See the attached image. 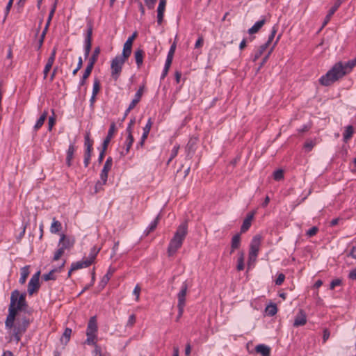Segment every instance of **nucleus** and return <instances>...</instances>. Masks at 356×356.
Wrapping results in <instances>:
<instances>
[{"label": "nucleus", "mask_w": 356, "mask_h": 356, "mask_svg": "<svg viewBox=\"0 0 356 356\" xmlns=\"http://www.w3.org/2000/svg\"><path fill=\"white\" fill-rule=\"evenodd\" d=\"M355 66L356 57L347 62L339 61L319 79V83L323 86H330L349 74Z\"/></svg>", "instance_id": "obj_1"}, {"label": "nucleus", "mask_w": 356, "mask_h": 356, "mask_svg": "<svg viewBox=\"0 0 356 356\" xmlns=\"http://www.w3.org/2000/svg\"><path fill=\"white\" fill-rule=\"evenodd\" d=\"M187 234L188 222L185 220L178 226L172 238L169 243L167 251L169 257H172L181 247Z\"/></svg>", "instance_id": "obj_2"}, {"label": "nucleus", "mask_w": 356, "mask_h": 356, "mask_svg": "<svg viewBox=\"0 0 356 356\" xmlns=\"http://www.w3.org/2000/svg\"><path fill=\"white\" fill-rule=\"evenodd\" d=\"M129 58V56H124V54L122 53V55L116 56L111 60V76L115 81L118 79L122 72V66Z\"/></svg>", "instance_id": "obj_3"}, {"label": "nucleus", "mask_w": 356, "mask_h": 356, "mask_svg": "<svg viewBox=\"0 0 356 356\" xmlns=\"http://www.w3.org/2000/svg\"><path fill=\"white\" fill-rule=\"evenodd\" d=\"M18 294V290H14L11 293L10 296V303L8 308V315L6 317V320L5 322L6 327L8 329L12 328L14 326V321L16 317L17 312L15 309H14V305L17 302L16 296Z\"/></svg>", "instance_id": "obj_4"}, {"label": "nucleus", "mask_w": 356, "mask_h": 356, "mask_svg": "<svg viewBox=\"0 0 356 356\" xmlns=\"http://www.w3.org/2000/svg\"><path fill=\"white\" fill-rule=\"evenodd\" d=\"M261 240V236L259 234L255 235L252 238L250 245L249 262L250 261H255V259L258 255L259 251Z\"/></svg>", "instance_id": "obj_5"}, {"label": "nucleus", "mask_w": 356, "mask_h": 356, "mask_svg": "<svg viewBox=\"0 0 356 356\" xmlns=\"http://www.w3.org/2000/svg\"><path fill=\"white\" fill-rule=\"evenodd\" d=\"M92 24L91 22L87 24V32L84 41V56L87 58L90 54L92 47Z\"/></svg>", "instance_id": "obj_6"}, {"label": "nucleus", "mask_w": 356, "mask_h": 356, "mask_svg": "<svg viewBox=\"0 0 356 356\" xmlns=\"http://www.w3.org/2000/svg\"><path fill=\"white\" fill-rule=\"evenodd\" d=\"M40 271H38L32 276L29 280L27 289V291L29 296H32L34 293L39 290L40 287Z\"/></svg>", "instance_id": "obj_7"}, {"label": "nucleus", "mask_w": 356, "mask_h": 356, "mask_svg": "<svg viewBox=\"0 0 356 356\" xmlns=\"http://www.w3.org/2000/svg\"><path fill=\"white\" fill-rule=\"evenodd\" d=\"M137 35H138V33L136 31L134 32V33L130 37L128 38V39L124 44L122 53L124 54V56H131V51H132L133 42L135 40V38L137 37Z\"/></svg>", "instance_id": "obj_8"}, {"label": "nucleus", "mask_w": 356, "mask_h": 356, "mask_svg": "<svg viewBox=\"0 0 356 356\" xmlns=\"http://www.w3.org/2000/svg\"><path fill=\"white\" fill-rule=\"evenodd\" d=\"M112 165H113V159L111 156H109L107 158V159L104 165L103 169L102 170L101 173H100V179H102V181H104V183L107 182L108 173L111 170V169L112 168Z\"/></svg>", "instance_id": "obj_9"}, {"label": "nucleus", "mask_w": 356, "mask_h": 356, "mask_svg": "<svg viewBox=\"0 0 356 356\" xmlns=\"http://www.w3.org/2000/svg\"><path fill=\"white\" fill-rule=\"evenodd\" d=\"M16 298L17 302L14 305V309H15L16 312H17L19 310H22L27 307V303L26 301V293H22L20 294L19 291H18V294L16 296Z\"/></svg>", "instance_id": "obj_10"}, {"label": "nucleus", "mask_w": 356, "mask_h": 356, "mask_svg": "<svg viewBox=\"0 0 356 356\" xmlns=\"http://www.w3.org/2000/svg\"><path fill=\"white\" fill-rule=\"evenodd\" d=\"M307 323V316L302 309H300L298 314L295 317L293 326L299 327L305 325Z\"/></svg>", "instance_id": "obj_11"}, {"label": "nucleus", "mask_w": 356, "mask_h": 356, "mask_svg": "<svg viewBox=\"0 0 356 356\" xmlns=\"http://www.w3.org/2000/svg\"><path fill=\"white\" fill-rule=\"evenodd\" d=\"M188 289V284L186 282H184L182 284L181 289L177 294L178 303L179 305H186V296Z\"/></svg>", "instance_id": "obj_12"}, {"label": "nucleus", "mask_w": 356, "mask_h": 356, "mask_svg": "<svg viewBox=\"0 0 356 356\" xmlns=\"http://www.w3.org/2000/svg\"><path fill=\"white\" fill-rule=\"evenodd\" d=\"M144 90H145V85L143 84L142 86H140L139 87V88L138 89L137 92H136V94L134 95V98L130 103L129 109H134L135 108V106L137 105V104L139 103V102L140 101V99L143 95Z\"/></svg>", "instance_id": "obj_13"}, {"label": "nucleus", "mask_w": 356, "mask_h": 356, "mask_svg": "<svg viewBox=\"0 0 356 356\" xmlns=\"http://www.w3.org/2000/svg\"><path fill=\"white\" fill-rule=\"evenodd\" d=\"M254 211L250 212L247 214L245 218L244 219L243 224L241 227V232L245 233L247 232L251 226V222L254 218Z\"/></svg>", "instance_id": "obj_14"}, {"label": "nucleus", "mask_w": 356, "mask_h": 356, "mask_svg": "<svg viewBox=\"0 0 356 356\" xmlns=\"http://www.w3.org/2000/svg\"><path fill=\"white\" fill-rule=\"evenodd\" d=\"M115 131V122H112L110 125V127H109V129L108 131V134H107L106 138L104 140L103 143H102V147H104V149H107L108 145L111 138L113 136V134H114Z\"/></svg>", "instance_id": "obj_15"}, {"label": "nucleus", "mask_w": 356, "mask_h": 356, "mask_svg": "<svg viewBox=\"0 0 356 356\" xmlns=\"http://www.w3.org/2000/svg\"><path fill=\"white\" fill-rule=\"evenodd\" d=\"M30 324V321L29 318L24 317L22 319V321L18 323L15 327L14 330L17 332L24 333L26 331L27 327Z\"/></svg>", "instance_id": "obj_16"}, {"label": "nucleus", "mask_w": 356, "mask_h": 356, "mask_svg": "<svg viewBox=\"0 0 356 356\" xmlns=\"http://www.w3.org/2000/svg\"><path fill=\"white\" fill-rule=\"evenodd\" d=\"M74 242L72 241L69 238L66 237L64 234L60 235V238L59 240L58 245L63 248L64 250L70 249L73 246Z\"/></svg>", "instance_id": "obj_17"}, {"label": "nucleus", "mask_w": 356, "mask_h": 356, "mask_svg": "<svg viewBox=\"0 0 356 356\" xmlns=\"http://www.w3.org/2000/svg\"><path fill=\"white\" fill-rule=\"evenodd\" d=\"M97 332V323L96 316H92L87 326L86 333L95 334Z\"/></svg>", "instance_id": "obj_18"}, {"label": "nucleus", "mask_w": 356, "mask_h": 356, "mask_svg": "<svg viewBox=\"0 0 356 356\" xmlns=\"http://www.w3.org/2000/svg\"><path fill=\"white\" fill-rule=\"evenodd\" d=\"M91 265V261L82 260L74 262L71 265V271H74L82 268H87Z\"/></svg>", "instance_id": "obj_19"}, {"label": "nucleus", "mask_w": 356, "mask_h": 356, "mask_svg": "<svg viewBox=\"0 0 356 356\" xmlns=\"http://www.w3.org/2000/svg\"><path fill=\"white\" fill-rule=\"evenodd\" d=\"M197 140V137H192L189 139L186 147V149L188 151L187 156H190L191 157V154L194 153Z\"/></svg>", "instance_id": "obj_20"}, {"label": "nucleus", "mask_w": 356, "mask_h": 356, "mask_svg": "<svg viewBox=\"0 0 356 356\" xmlns=\"http://www.w3.org/2000/svg\"><path fill=\"white\" fill-rule=\"evenodd\" d=\"M65 261L63 262V264L57 268H54L51 270L50 272H49L47 274H44L42 275V279L44 281H49V280H55L56 279V276L54 275V273L60 271L61 269L63 268L65 265Z\"/></svg>", "instance_id": "obj_21"}, {"label": "nucleus", "mask_w": 356, "mask_h": 356, "mask_svg": "<svg viewBox=\"0 0 356 356\" xmlns=\"http://www.w3.org/2000/svg\"><path fill=\"white\" fill-rule=\"evenodd\" d=\"M76 147L74 144H70L69 145L68 149L67 150L66 155V164L68 167H70L72 165V161L73 159Z\"/></svg>", "instance_id": "obj_22"}, {"label": "nucleus", "mask_w": 356, "mask_h": 356, "mask_svg": "<svg viewBox=\"0 0 356 356\" xmlns=\"http://www.w3.org/2000/svg\"><path fill=\"white\" fill-rule=\"evenodd\" d=\"M84 145L86 147L85 152L92 153L93 147V140L90 139V132H86L84 136Z\"/></svg>", "instance_id": "obj_23"}, {"label": "nucleus", "mask_w": 356, "mask_h": 356, "mask_svg": "<svg viewBox=\"0 0 356 356\" xmlns=\"http://www.w3.org/2000/svg\"><path fill=\"white\" fill-rule=\"evenodd\" d=\"M255 350L262 356H270V348L264 344L257 345L255 347Z\"/></svg>", "instance_id": "obj_24"}, {"label": "nucleus", "mask_w": 356, "mask_h": 356, "mask_svg": "<svg viewBox=\"0 0 356 356\" xmlns=\"http://www.w3.org/2000/svg\"><path fill=\"white\" fill-rule=\"evenodd\" d=\"M93 69V67L91 65H87L86 68L84 70V73L79 81V87L83 86L86 83V79L89 77L90 75L92 70Z\"/></svg>", "instance_id": "obj_25"}, {"label": "nucleus", "mask_w": 356, "mask_h": 356, "mask_svg": "<svg viewBox=\"0 0 356 356\" xmlns=\"http://www.w3.org/2000/svg\"><path fill=\"white\" fill-rule=\"evenodd\" d=\"M100 51H101V49L99 47H97L95 48L92 56L89 58L88 65H91L92 67H94V65L95 64V63L97 62V60L98 59Z\"/></svg>", "instance_id": "obj_26"}, {"label": "nucleus", "mask_w": 356, "mask_h": 356, "mask_svg": "<svg viewBox=\"0 0 356 356\" xmlns=\"http://www.w3.org/2000/svg\"><path fill=\"white\" fill-rule=\"evenodd\" d=\"M265 19H262L257 22L250 29H248L249 34H254L257 33L259 29L265 24Z\"/></svg>", "instance_id": "obj_27"}, {"label": "nucleus", "mask_w": 356, "mask_h": 356, "mask_svg": "<svg viewBox=\"0 0 356 356\" xmlns=\"http://www.w3.org/2000/svg\"><path fill=\"white\" fill-rule=\"evenodd\" d=\"M136 63L138 67H140L143 62L144 51L142 49H138L134 53Z\"/></svg>", "instance_id": "obj_28"}, {"label": "nucleus", "mask_w": 356, "mask_h": 356, "mask_svg": "<svg viewBox=\"0 0 356 356\" xmlns=\"http://www.w3.org/2000/svg\"><path fill=\"white\" fill-rule=\"evenodd\" d=\"M241 244V236L239 234H235L232 238L231 243V254L236 250L238 249Z\"/></svg>", "instance_id": "obj_29"}, {"label": "nucleus", "mask_w": 356, "mask_h": 356, "mask_svg": "<svg viewBox=\"0 0 356 356\" xmlns=\"http://www.w3.org/2000/svg\"><path fill=\"white\" fill-rule=\"evenodd\" d=\"M30 273L29 271V266H25L21 268V277L19 278V282L21 284H23L26 282L27 277H29Z\"/></svg>", "instance_id": "obj_30"}, {"label": "nucleus", "mask_w": 356, "mask_h": 356, "mask_svg": "<svg viewBox=\"0 0 356 356\" xmlns=\"http://www.w3.org/2000/svg\"><path fill=\"white\" fill-rule=\"evenodd\" d=\"M48 115V112L47 111H44L42 114L40 115V117L39 118V119L37 120L35 126H34V129L35 131L38 130L40 128L42 127V126L43 125L44 121L46 120L47 119V117Z\"/></svg>", "instance_id": "obj_31"}, {"label": "nucleus", "mask_w": 356, "mask_h": 356, "mask_svg": "<svg viewBox=\"0 0 356 356\" xmlns=\"http://www.w3.org/2000/svg\"><path fill=\"white\" fill-rule=\"evenodd\" d=\"M354 129L352 125H348L346 127V130L344 133L343 134V139L344 142H347L349 140L353 134Z\"/></svg>", "instance_id": "obj_32"}, {"label": "nucleus", "mask_w": 356, "mask_h": 356, "mask_svg": "<svg viewBox=\"0 0 356 356\" xmlns=\"http://www.w3.org/2000/svg\"><path fill=\"white\" fill-rule=\"evenodd\" d=\"M339 8L337 5H334L332 6V8L329 10L328 13L325 16L324 21L323 22L322 26L324 27L330 20L332 16L334 14V13Z\"/></svg>", "instance_id": "obj_33"}, {"label": "nucleus", "mask_w": 356, "mask_h": 356, "mask_svg": "<svg viewBox=\"0 0 356 356\" xmlns=\"http://www.w3.org/2000/svg\"><path fill=\"white\" fill-rule=\"evenodd\" d=\"M265 312L268 316H273L277 312V305L274 303H270L266 306Z\"/></svg>", "instance_id": "obj_34"}, {"label": "nucleus", "mask_w": 356, "mask_h": 356, "mask_svg": "<svg viewBox=\"0 0 356 356\" xmlns=\"http://www.w3.org/2000/svg\"><path fill=\"white\" fill-rule=\"evenodd\" d=\"M268 48L267 44H262L259 47L258 49L255 51L253 58L252 61L255 62L257 61L261 56L264 54V52Z\"/></svg>", "instance_id": "obj_35"}, {"label": "nucleus", "mask_w": 356, "mask_h": 356, "mask_svg": "<svg viewBox=\"0 0 356 356\" xmlns=\"http://www.w3.org/2000/svg\"><path fill=\"white\" fill-rule=\"evenodd\" d=\"M61 228V223L58 220H56L55 218H54L50 227L51 232L54 234L58 233V232L60 231Z\"/></svg>", "instance_id": "obj_36"}, {"label": "nucleus", "mask_w": 356, "mask_h": 356, "mask_svg": "<svg viewBox=\"0 0 356 356\" xmlns=\"http://www.w3.org/2000/svg\"><path fill=\"white\" fill-rule=\"evenodd\" d=\"M113 273L114 269L110 268L107 273L103 277L102 280L100 282V286H102V287H104L106 285Z\"/></svg>", "instance_id": "obj_37"}, {"label": "nucleus", "mask_w": 356, "mask_h": 356, "mask_svg": "<svg viewBox=\"0 0 356 356\" xmlns=\"http://www.w3.org/2000/svg\"><path fill=\"white\" fill-rule=\"evenodd\" d=\"M280 39V36L277 37V40L275 41L274 45L270 49V50L268 51V54L262 58V60L257 69V71H259L260 69L264 66V65L267 62V60H268L269 58V56L270 55V54L272 53V51H273V48L275 47V45L276 44V43L277 42L278 40Z\"/></svg>", "instance_id": "obj_38"}, {"label": "nucleus", "mask_w": 356, "mask_h": 356, "mask_svg": "<svg viewBox=\"0 0 356 356\" xmlns=\"http://www.w3.org/2000/svg\"><path fill=\"white\" fill-rule=\"evenodd\" d=\"M100 248H97L94 246L91 248L89 257L86 259V261H91V264L94 262L97 254L99 253Z\"/></svg>", "instance_id": "obj_39"}, {"label": "nucleus", "mask_w": 356, "mask_h": 356, "mask_svg": "<svg viewBox=\"0 0 356 356\" xmlns=\"http://www.w3.org/2000/svg\"><path fill=\"white\" fill-rule=\"evenodd\" d=\"M159 219H160V216L159 215L156 216V218L149 224V225L148 226V227L147 228V234H149L150 232H152V231H154L156 227H157V225L159 223Z\"/></svg>", "instance_id": "obj_40"}, {"label": "nucleus", "mask_w": 356, "mask_h": 356, "mask_svg": "<svg viewBox=\"0 0 356 356\" xmlns=\"http://www.w3.org/2000/svg\"><path fill=\"white\" fill-rule=\"evenodd\" d=\"M134 141V136L132 134H130L127 135L126 141H125V148H126V153H128L129 152V149L132 146V144Z\"/></svg>", "instance_id": "obj_41"}, {"label": "nucleus", "mask_w": 356, "mask_h": 356, "mask_svg": "<svg viewBox=\"0 0 356 356\" xmlns=\"http://www.w3.org/2000/svg\"><path fill=\"white\" fill-rule=\"evenodd\" d=\"M72 329L66 327L61 337V341L64 342L65 344L68 343L70 339Z\"/></svg>", "instance_id": "obj_42"}, {"label": "nucleus", "mask_w": 356, "mask_h": 356, "mask_svg": "<svg viewBox=\"0 0 356 356\" xmlns=\"http://www.w3.org/2000/svg\"><path fill=\"white\" fill-rule=\"evenodd\" d=\"M236 269L238 271L243 270L244 269V254L242 252H240V255L238 258Z\"/></svg>", "instance_id": "obj_43"}, {"label": "nucleus", "mask_w": 356, "mask_h": 356, "mask_svg": "<svg viewBox=\"0 0 356 356\" xmlns=\"http://www.w3.org/2000/svg\"><path fill=\"white\" fill-rule=\"evenodd\" d=\"M273 179L275 181H280L284 179V170L278 169L273 172Z\"/></svg>", "instance_id": "obj_44"}, {"label": "nucleus", "mask_w": 356, "mask_h": 356, "mask_svg": "<svg viewBox=\"0 0 356 356\" xmlns=\"http://www.w3.org/2000/svg\"><path fill=\"white\" fill-rule=\"evenodd\" d=\"M166 0H160L157 8V14L164 15Z\"/></svg>", "instance_id": "obj_45"}, {"label": "nucleus", "mask_w": 356, "mask_h": 356, "mask_svg": "<svg viewBox=\"0 0 356 356\" xmlns=\"http://www.w3.org/2000/svg\"><path fill=\"white\" fill-rule=\"evenodd\" d=\"M87 339L86 341V343L88 345H93L95 343L96 334L91 333H86Z\"/></svg>", "instance_id": "obj_46"}, {"label": "nucleus", "mask_w": 356, "mask_h": 356, "mask_svg": "<svg viewBox=\"0 0 356 356\" xmlns=\"http://www.w3.org/2000/svg\"><path fill=\"white\" fill-rule=\"evenodd\" d=\"M100 81L99 79H95L93 83L92 95H97L100 90Z\"/></svg>", "instance_id": "obj_47"}, {"label": "nucleus", "mask_w": 356, "mask_h": 356, "mask_svg": "<svg viewBox=\"0 0 356 356\" xmlns=\"http://www.w3.org/2000/svg\"><path fill=\"white\" fill-rule=\"evenodd\" d=\"M276 33H277V29L274 26L273 28V29H272V31H271L270 34L268 36L267 42H265L264 44H267V47H268L270 44L273 40V39H274V38L275 36Z\"/></svg>", "instance_id": "obj_48"}, {"label": "nucleus", "mask_w": 356, "mask_h": 356, "mask_svg": "<svg viewBox=\"0 0 356 356\" xmlns=\"http://www.w3.org/2000/svg\"><path fill=\"white\" fill-rule=\"evenodd\" d=\"M179 149V145L174 146V147L171 150L170 157L169 158V159L167 162V164H169L170 162H171V161L177 155Z\"/></svg>", "instance_id": "obj_49"}, {"label": "nucleus", "mask_w": 356, "mask_h": 356, "mask_svg": "<svg viewBox=\"0 0 356 356\" xmlns=\"http://www.w3.org/2000/svg\"><path fill=\"white\" fill-rule=\"evenodd\" d=\"M106 183H104V181L99 180L96 182L95 186V193H99L100 191L103 189V186Z\"/></svg>", "instance_id": "obj_50"}, {"label": "nucleus", "mask_w": 356, "mask_h": 356, "mask_svg": "<svg viewBox=\"0 0 356 356\" xmlns=\"http://www.w3.org/2000/svg\"><path fill=\"white\" fill-rule=\"evenodd\" d=\"M56 4H57V2L56 1L54 2L50 12H49V16H48V19H47V23H49V24H50L51 23V21L52 19V17L55 13V11H56Z\"/></svg>", "instance_id": "obj_51"}, {"label": "nucleus", "mask_w": 356, "mask_h": 356, "mask_svg": "<svg viewBox=\"0 0 356 356\" xmlns=\"http://www.w3.org/2000/svg\"><path fill=\"white\" fill-rule=\"evenodd\" d=\"M64 251H65V250L63 248H62L61 247H60L55 252L54 257H53V260L54 261L58 260L60 258V257L63 254Z\"/></svg>", "instance_id": "obj_52"}, {"label": "nucleus", "mask_w": 356, "mask_h": 356, "mask_svg": "<svg viewBox=\"0 0 356 356\" xmlns=\"http://www.w3.org/2000/svg\"><path fill=\"white\" fill-rule=\"evenodd\" d=\"M341 282H342V281L339 278H337V279L333 280L330 282V289L331 290L334 289L336 286L341 285Z\"/></svg>", "instance_id": "obj_53"}, {"label": "nucleus", "mask_w": 356, "mask_h": 356, "mask_svg": "<svg viewBox=\"0 0 356 356\" xmlns=\"http://www.w3.org/2000/svg\"><path fill=\"white\" fill-rule=\"evenodd\" d=\"M318 231V228L316 226L312 227L310 228L306 233V235L309 237H312L317 234Z\"/></svg>", "instance_id": "obj_54"}, {"label": "nucleus", "mask_w": 356, "mask_h": 356, "mask_svg": "<svg viewBox=\"0 0 356 356\" xmlns=\"http://www.w3.org/2000/svg\"><path fill=\"white\" fill-rule=\"evenodd\" d=\"M177 43L175 41L170 46L169 51L168 53L167 56L173 58L175 50H176Z\"/></svg>", "instance_id": "obj_55"}, {"label": "nucleus", "mask_w": 356, "mask_h": 356, "mask_svg": "<svg viewBox=\"0 0 356 356\" xmlns=\"http://www.w3.org/2000/svg\"><path fill=\"white\" fill-rule=\"evenodd\" d=\"M92 153L84 152L83 164L87 168L90 163Z\"/></svg>", "instance_id": "obj_56"}, {"label": "nucleus", "mask_w": 356, "mask_h": 356, "mask_svg": "<svg viewBox=\"0 0 356 356\" xmlns=\"http://www.w3.org/2000/svg\"><path fill=\"white\" fill-rule=\"evenodd\" d=\"M330 336V332L327 328L323 329V343H325L327 340L329 339Z\"/></svg>", "instance_id": "obj_57"}, {"label": "nucleus", "mask_w": 356, "mask_h": 356, "mask_svg": "<svg viewBox=\"0 0 356 356\" xmlns=\"http://www.w3.org/2000/svg\"><path fill=\"white\" fill-rule=\"evenodd\" d=\"M136 118L134 117L130 120L126 130L128 135L129 134V133L132 134V127L134 124Z\"/></svg>", "instance_id": "obj_58"}, {"label": "nucleus", "mask_w": 356, "mask_h": 356, "mask_svg": "<svg viewBox=\"0 0 356 356\" xmlns=\"http://www.w3.org/2000/svg\"><path fill=\"white\" fill-rule=\"evenodd\" d=\"M184 307H185V305H177L178 314L176 318V321H179L180 318L182 316L183 313H184Z\"/></svg>", "instance_id": "obj_59"}, {"label": "nucleus", "mask_w": 356, "mask_h": 356, "mask_svg": "<svg viewBox=\"0 0 356 356\" xmlns=\"http://www.w3.org/2000/svg\"><path fill=\"white\" fill-rule=\"evenodd\" d=\"M285 279V275L283 273H280L275 280V284L276 285H281Z\"/></svg>", "instance_id": "obj_60"}, {"label": "nucleus", "mask_w": 356, "mask_h": 356, "mask_svg": "<svg viewBox=\"0 0 356 356\" xmlns=\"http://www.w3.org/2000/svg\"><path fill=\"white\" fill-rule=\"evenodd\" d=\"M22 334L23 333L17 332V330L13 329V338L17 343H18L21 340Z\"/></svg>", "instance_id": "obj_61"}, {"label": "nucleus", "mask_w": 356, "mask_h": 356, "mask_svg": "<svg viewBox=\"0 0 356 356\" xmlns=\"http://www.w3.org/2000/svg\"><path fill=\"white\" fill-rule=\"evenodd\" d=\"M152 126V119L149 118L146 125L143 127V132L149 134Z\"/></svg>", "instance_id": "obj_62"}, {"label": "nucleus", "mask_w": 356, "mask_h": 356, "mask_svg": "<svg viewBox=\"0 0 356 356\" xmlns=\"http://www.w3.org/2000/svg\"><path fill=\"white\" fill-rule=\"evenodd\" d=\"M136 322V316L134 314H131L127 321V326L132 327Z\"/></svg>", "instance_id": "obj_63"}, {"label": "nucleus", "mask_w": 356, "mask_h": 356, "mask_svg": "<svg viewBox=\"0 0 356 356\" xmlns=\"http://www.w3.org/2000/svg\"><path fill=\"white\" fill-rule=\"evenodd\" d=\"M314 143L312 140L307 141L304 145V147L305 148V149L307 152L311 151L312 149V148L314 147Z\"/></svg>", "instance_id": "obj_64"}]
</instances>
